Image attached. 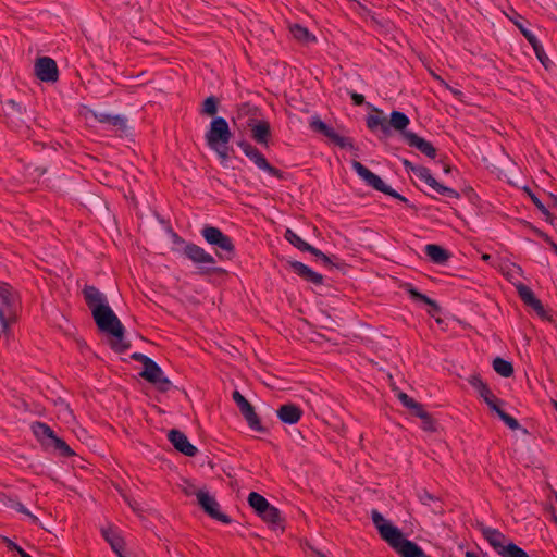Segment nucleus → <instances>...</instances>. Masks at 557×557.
<instances>
[{
	"mask_svg": "<svg viewBox=\"0 0 557 557\" xmlns=\"http://www.w3.org/2000/svg\"><path fill=\"white\" fill-rule=\"evenodd\" d=\"M371 518L380 536L395 549L400 557H428L416 543L405 539L401 531L386 520L376 509L371 511Z\"/></svg>",
	"mask_w": 557,
	"mask_h": 557,
	"instance_id": "obj_1",
	"label": "nucleus"
},
{
	"mask_svg": "<svg viewBox=\"0 0 557 557\" xmlns=\"http://www.w3.org/2000/svg\"><path fill=\"white\" fill-rule=\"evenodd\" d=\"M91 314L98 329L111 335V348L116 352L126 351L129 344L124 338V326L111 307L106 304L102 307L95 308Z\"/></svg>",
	"mask_w": 557,
	"mask_h": 557,
	"instance_id": "obj_2",
	"label": "nucleus"
},
{
	"mask_svg": "<svg viewBox=\"0 0 557 557\" xmlns=\"http://www.w3.org/2000/svg\"><path fill=\"white\" fill-rule=\"evenodd\" d=\"M476 528L502 557H529L522 548L512 542H508L506 536L497 529L486 527L482 522H478Z\"/></svg>",
	"mask_w": 557,
	"mask_h": 557,
	"instance_id": "obj_3",
	"label": "nucleus"
},
{
	"mask_svg": "<svg viewBox=\"0 0 557 557\" xmlns=\"http://www.w3.org/2000/svg\"><path fill=\"white\" fill-rule=\"evenodd\" d=\"M18 296L8 284H0V324L3 333H7L10 325L17 321Z\"/></svg>",
	"mask_w": 557,
	"mask_h": 557,
	"instance_id": "obj_4",
	"label": "nucleus"
},
{
	"mask_svg": "<svg viewBox=\"0 0 557 557\" xmlns=\"http://www.w3.org/2000/svg\"><path fill=\"white\" fill-rule=\"evenodd\" d=\"M32 431L36 438L48 449H54L60 456H73L74 451L71 447L60 437L55 435L53 430L42 422H34Z\"/></svg>",
	"mask_w": 557,
	"mask_h": 557,
	"instance_id": "obj_5",
	"label": "nucleus"
},
{
	"mask_svg": "<svg viewBox=\"0 0 557 557\" xmlns=\"http://www.w3.org/2000/svg\"><path fill=\"white\" fill-rule=\"evenodd\" d=\"M201 235L206 242L216 249V255L221 259H231L234 255V244L230 236L222 233L218 227L206 225L201 230Z\"/></svg>",
	"mask_w": 557,
	"mask_h": 557,
	"instance_id": "obj_6",
	"label": "nucleus"
},
{
	"mask_svg": "<svg viewBox=\"0 0 557 557\" xmlns=\"http://www.w3.org/2000/svg\"><path fill=\"white\" fill-rule=\"evenodd\" d=\"M232 133L224 117H215L210 123V128L206 134V141L210 148L216 145H227L231 140Z\"/></svg>",
	"mask_w": 557,
	"mask_h": 557,
	"instance_id": "obj_7",
	"label": "nucleus"
},
{
	"mask_svg": "<svg viewBox=\"0 0 557 557\" xmlns=\"http://www.w3.org/2000/svg\"><path fill=\"white\" fill-rule=\"evenodd\" d=\"M238 146L242 148L245 156L248 157L260 170H263L277 178H283L282 171L272 166L255 146L247 141H240Z\"/></svg>",
	"mask_w": 557,
	"mask_h": 557,
	"instance_id": "obj_8",
	"label": "nucleus"
},
{
	"mask_svg": "<svg viewBox=\"0 0 557 557\" xmlns=\"http://www.w3.org/2000/svg\"><path fill=\"white\" fill-rule=\"evenodd\" d=\"M196 497L199 506L208 513L211 518L216 519L223 523H230L231 519L220 511V505L213 496L207 491L199 490L196 492Z\"/></svg>",
	"mask_w": 557,
	"mask_h": 557,
	"instance_id": "obj_9",
	"label": "nucleus"
},
{
	"mask_svg": "<svg viewBox=\"0 0 557 557\" xmlns=\"http://www.w3.org/2000/svg\"><path fill=\"white\" fill-rule=\"evenodd\" d=\"M140 376L156 385L161 392H166L172 386L171 381L164 376L162 369L153 360L143 369Z\"/></svg>",
	"mask_w": 557,
	"mask_h": 557,
	"instance_id": "obj_10",
	"label": "nucleus"
},
{
	"mask_svg": "<svg viewBox=\"0 0 557 557\" xmlns=\"http://www.w3.org/2000/svg\"><path fill=\"white\" fill-rule=\"evenodd\" d=\"M233 400L238 406L248 425L256 431L262 432L264 429L251 404L238 391L233 392Z\"/></svg>",
	"mask_w": 557,
	"mask_h": 557,
	"instance_id": "obj_11",
	"label": "nucleus"
},
{
	"mask_svg": "<svg viewBox=\"0 0 557 557\" xmlns=\"http://www.w3.org/2000/svg\"><path fill=\"white\" fill-rule=\"evenodd\" d=\"M310 126L313 131L323 134L327 137L332 143L337 145L341 148H352L354 145L351 140L347 137L341 136L333 127L326 125L319 117H313L310 122Z\"/></svg>",
	"mask_w": 557,
	"mask_h": 557,
	"instance_id": "obj_12",
	"label": "nucleus"
},
{
	"mask_svg": "<svg viewBox=\"0 0 557 557\" xmlns=\"http://www.w3.org/2000/svg\"><path fill=\"white\" fill-rule=\"evenodd\" d=\"M310 126L313 131L323 134L327 137L332 143L337 145L341 148H352L354 145L351 140L347 137L341 136L333 127L326 125L319 117H313L310 122Z\"/></svg>",
	"mask_w": 557,
	"mask_h": 557,
	"instance_id": "obj_13",
	"label": "nucleus"
},
{
	"mask_svg": "<svg viewBox=\"0 0 557 557\" xmlns=\"http://www.w3.org/2000/svg\"><path fill=\"white\" fill-rule=\"evenodd\" d=\"M310 126L313 131L323 134L327 137L332 143L337 145L341 148H352L354 145L351 140L347 137L341 136L333 127L326 125L319 117H313L310 122Z\"/></svg>",
	"mask_w": 557,
	"mask_h": 557,
	"instance_id": "obj_14",
	"label": "nucleus"
},
{
	"mask_svg": "<svg viewBox=\"0 0 557 557\" xmlns=\"http://www.w3.org/2000/svg\"><path fill=\"white\" fill-rule=\"evenodd\" d=\"M310 126L313 131L323 134L327 137L332 143L337 145L341 148H352L354 145L351 140L347 137L341 136L333 127L326 125L319 117H313L310 122Z\"/></svg>",
	"mask_w": 557,
	"mask_h": 557,
	"instance_id": "obj_15",
	"label": "nucleus"
},
{
	"mask_svg": "<svg viewBox=\"0 0 557 557\" xmlns=\"http://www.w3.org/2000/svg\"><path fill=\"white\" fill-rule=\"evenodd\" d=\"M310 126L313 131L323 134L327 137L332 143L337 145L341 148H352L354 145L351 140L347 137L341 136L333 127L326 125L319 117H313L310 122Z\"/></svg>",
	"mask_w": 557,
	"mask_h": 557,
	"instance_id": "obj_16",
	"label": "nucleus"
},
{
	"mask_svg": "<svg viewBox=\"0 0 557 557\" xmlns=\"http://www.w3.org/2000/svg\"><path fill=\"white\" fill-rule=\"evenodd\" d=\"M414 175L424 181L430 187H432L436 193L441 194V195H445L447 197H450V198H459V194L450 188V187H447V186H444L442 184H440L430 173L429 169L424 168V166H417V169H414Z\"/></svg>",
	"mask_w": 557,
	"mask_h": 557,
	"instance_id": "obj_17",
	"label": "nucleus"
},
{
	"mask_svg": "<svg viewBox=\"0 0 557 557\" xmlns=\"http://www.w3.org/2000/svg\"><path fill=\"white\" fill-rule=\"evenodd\" d=\"M35 72L42 82H55L58 79V66L51 58H39L35 64Z\"/></svg>",
	"mask_w": 557,
	"mask_h": 557,
	"instance_id": "obj_18",
	"label": "nucleus"
},
{
	"mask_svg": "<svg viewBox=\"0 0 557 557\" xmlns=\"http://www.w3.org/2000/svg\"><path fill=\"white\" fill-rule=\"evenodd\" d=\"M352 168L357 172V174L371 187L374 189L382 191L384 194L388 193L389 186H387L380 176L371 172L368 168L361 164L359 161L352 162Z\"/></svg>",
	"mask_w": 557,
	"mask_h": 557,
	"instance_id": "obj_19",
	"label": "nucleus"
},
{
	"mask_svg": "<svg viewBox=\"0 0 557 557\" xmlns=\"http://www.w3.org/2000/svg\"><path fill=\"white\" fill-rule=\"evenodd\" d=\"M168 438L174 448L185 456L193 457L198 451L197 447L194 446L188 441L187 436L178 430H171L168 434Z\"/></svg>",
	"mask_w": 557,
	"mask_h": 557,
	"instance_id": "obj_20",
	"label": "nucleus"
},
{
	"mask_svg": "<svg viewBox=\"0 0 557 557\" xmlns=\"http://www.w3.org/2000/svg\"><path fill=\"white\" fill-rule=\"evenodd\" d=\"M248 127L250 129L252 139L259 145L268 147L271 136L269 122L264 120H249Z\"/></svg>",
	"mask_w": 557,
	"mask_h": 557,
	"instance_id": "obj_21",
	"label": "nucleus"
},
{
	"mask_svg": "<svg viewBox=\"0 0 557 557\" xmlns=\"http://www.w3.org/2000/svg\"><path fill=\"white\" fill-rule=\"evenodd\" d=\"M517 292L523 302L530 306L542 319H548L541 300L535 297L534 293L528 286L518 284Z\"/></svg>",
	"mask_w": 557,
	"mask_h": 557,
	"instance_id": "obj_22",
	"label": "nucleus"
},
{
	"mask_svg": "<svg viewBox=\"0 0 557 557\" xmlns=\"http://www.w3.org/2000/svg\"><path fill=\"white\" fill-rule=\"evenodd\" d=\"M403 137L410 147H414L426 157L431 159H434L436 157V149L430 141L425 140L424 138L418 136L412 132L403 133Z\"/></svg>",
	"mask_w": 557,
	"mask_h": 557,
	"instance_id": "obj_23",
	"label": "nucleus"
},
{
	"mask_svg": "<svg viewBox=\"0 0 557 557\" xmlns=\"http://www.w3.org/2000/svg\"><path fill=\"white\" fill-rule=\"evenodd\" d=\"M290 269L307 282L315 285L323 283V276L299 261H288Z\"/></svg>",
	"mask_w": 557,
	"mask_h": 557,
	"instance_id": "obj_24",
	"label": "nucleus"
},
{
	"mask_svg": "<svg viewBox=\"0 0 557 557\" xmlns=\"http://www.w3.org/2000/svg\"><path fill=\"white\" fill-rule=\"evenodd\" d=\"M184 255L190 259L195 263H210L213 264L215 262L213 256L208 253L203 248L195 245L188 244L184 248Z\"/></svg>",
	"mask_w": 557,
	"mask_h": 557,
	"instance_id": "obj_25",
	"label": "nucleus"
},
{
	"mask_svg": "<svg viewBox=\"0 0 557 557\" xmlns=\"http://www.w3.org/2000/svg\"><path fill=\"white\" fill-rule=\"evenodd\" d=\"M276 413H277L278 419L283 423L295 424L300 420V418L302 416V410L298 406L289 403V404L282 405L277 409Z\"/></svg>",
	"mask_w": 557,
	"mask_h": 557,
	"instance_id": "obj_26",
	"label": "nucleus"
},
{
	"mask_svg": "<svg viewBox=\"0 0 557 557\" xmlns=\"http://www.w3.org/2000/svg\"><path fill=\"white\" fill-rule=\"evenodd\" d=\"M83 295L91 313L94 312L95 308L102 307L108 304L106 296L95 286H85L83 289Z\"/></svg>",
	"mask_w": 557,
	"mask_h": 557,
	"instance_id": "obj_27",
	"label": "nucleus"
},
{
	"mask_svg": "<svg viewBox=\"0 0 557 557\" xmlns=\"http://www.w3.org/2000/svg\"><path fill=\"white\" fill-rule=\"evenodd\" d=\"M102 535L106 541L110 544L111 548L115 552L119 557H125L123 555L124 540L111 529H102Z\"/></svg>",
	"mask_w": 557,
	"mask_h": 557,
	"instance_id": "obj_28",
	"label": "nucleus"
},
{
	"mask_svg": "<svg viewBox=\"0 0 557 557\" xmlns=\"http://www.w3.org/2000/svg\"><path fill=\"white\" fill-rule=\"evenodd\" d=\"M375 114H370L367 117V126L370 131H375L376 128H381L383 133H388V124L386 119L382 115L383 112L376 108L373 109Z\"/></svg>",
	"mask_w": 557,
	"mask_h": 557,
	"instance_id": "obj_29",
	"label": "nucleus"
},
{
	"mask_svg": "<svg viewBox=\"0 0 557 557\" xmlns=\"http://www.w3.org/2000/svg\"><path fill=\"white\" fill-rule=\"evenodd\" d=\"M425 253L435 263H444L449 258V255L445 249L434 244L425 246Z\"/></svg>",
	"mask_w": 557,
	"mask_h": 557,
	"instance_id": "obj_30",
	"label": "nucleus"
},
{
	"mask_svg": "<svg viewBox=\"0 0 557 557\" xmlns=\"http://www.w3.org/2000/svg\"><path fill=\"white\" fill-rule=\"evenodd\" d=\"M410 121L406 114L399 111H393L391 113V119L388 124V128L393 127L395 131L405 133L406 127L409 125Z\"/></svg>",
	"mask_w": 557,
	"mask_h": 557,
	"instance_id": "obj_31",
	"label": "nucleus"
},
{
	"mask_svg": "<svg viewBox=\"0 0 557 557\" xmlns=\"http://www.w3.org/2000/svg\"><path fill=\"white\" fill-rule=\"evenodd\" d=\"M94 116L100 123H108V124L116 127L120 131H125V128H126V121L124 117H122L120 115H110V114H106V113H94Z\"/></svg>",
	"mask_w": 557,
	"mask_h": 557,
	"instance_id": "obj_32",
	"label": "nucleus"
},
{
	"mask_svg": "<svg viewBox=\"0 0 557 557\" xmlns=\"http://www.w3.org/2000/svg\"><path fill=\"white\" fill-rule=\"evenodd\" d=\"M248 503L259 516L270 506V503L262 495L256 492H251L248 495Z\"/></svg>",
	"mask_w": 557,
	"mask_h": 557,
	"instance_id": "obj_33",
	"label": "nucleus"
},
{
	"mask_svg": "<svg viewBox=\"0 0 557 557\" xmlns=\"http://www.w3.org/2000/svg\"><path fill=\"white\" fill-rule=\"evenodd\" d=\"M289 32L297 40L308 44L315 40V37L304 26L293 24L289 26Z\"/></svg>",
	"mask_w": 557,
	"mask_h": 557,
	"instance_id": "obj_34",
	"label": "nucleus"
},
{
	"mask_svg": "<svg viewBox=\"0 0 557 557\" xmlns=\"http://www.w3.org/2000/svg\"><path fill=\"white\" fill-rule=\"evenodd\" d=\"M493 369L503 377H510L513 374V367L511 362L500 357H497L493 360Z\"/></svg>",
	"mask_w": 557,
	"mask_h": 557,
	"instance_id": "obj_35",
	"label": "nucleus"
},
{
	"mask_svg": "<svg viewBox=\"0 0 557 557\" xmlns=\"http://www.w3.org/2000/svg\"><path fill=\"white\" fill-rule=\"evenodd\" d=\"M260 517L274 529L281 524L280 510L272 505H270L268 509L260 515Z\"/></svg>",
	"mask_w": 557,
	"mask_h": 557,
	"instance_id": "obj_36",
	"label": "nucleus"
},
{
	"mask_svg": "<svg viewBox=\"0 0 557 557\" xmlns=\"http://www.w3.org/2000/svg\"><path fill=\"white\" fill-rule=\"evenodd\" d=\"M284 237L287 242H289L293 246L298 248L301 251H308L312 250V246L302 240L294 231L290 228H287Z\"/></svg>",
	"mask_w": 557,
	"mask_h": 557,
	"instance_id": "obj_37",
	"label": "nucleus"
},
{
	"mask_svg": "<svg viewBox=\"0 0 557 557\" xmlns=\"http://www.w3.org/2000/svg\"><path fill=\"white\" fill-rule=\"evenodd\" d=\"M409 294L410 296L414 299V300H419V301H423L424 304L431 306V310L429 311V313L431 315H435L436 313L440 312V307L438 305L432 300L431 298H429L428 296L421 294L420 292H418L417 289L414 288H409Z\"/></svg>",
	"mask_w": 557,
	"mask_h": 557,
	"instance_id": "obj_38",
	"label": "nucleus"
},
{
	"mask_svg": "<svg viewBox=\"0 0 557 557\" xmlns=\"http://www.w3.org/2000/svg\"><path fill=\"white\" fill-rule=\"evenodd\" d=\"M218 111V101L211 96L203 101L202 113L209 116H213Z\"/></svg>",
	"mask_w": 557,
	"mask_h": 557,
	"instance_id": "obj_39",
	"label": "nucleus"
},
{
	"mask_svg": "<svg viewBox=\"0 0 557 557\" xmlns=\"http://www.w3.org/2000/svg\"><path fill=\"white\" fill-rule=\"evenodd\" d=\"M498 417L500 420L511 430H518L520 428L519 422L505 411H498Z\"/></svg>",
	"mask_w": 557,
	"mask_h": 557,
	"instance_id": "obj_40",
	"label": "nucleus"
},
{
	"mask_svg": "<svg viewBox=\"0 0 557 557\" xmlns=\"http://www.w3.org/2000/svg\"><path fill=\"white\" fill-rule=\"evenodd\" d=\"M468 382L471 386H473L479 393L483 391L487 385L482 381V379L478 374H472L468 379Z\"/></svg>",
	"mask_w": 557,
	"mask_h": 557,
	"instance_id": "obj_41",
	"label": "nucleus"
},
{
	"mask_svg": "<svg viewBox=\"0 0 557 557\" xmlns=\"http://www.w3.org/2000/svg\"><path fill=\"white\" fill-rule=\"evenodd\" d=\"M537 59L540 60V62L544 65V66H547L546 62L549 61L548 57L546 55L542 45L540 42H537L536 45L532 46Z\"/></svg>",
	"mask_w": 557,
	"mask_h": 557,
	"instance_id": "obj_42",
	"label": "nucleus"
},
{
	"mask_svg": "<svg viewBox=\"0 0 557 557\" xmlns=\"http://www.w3.org/2000/svg\"><path fill=\"white\" fill-rule=\"evenodd\" d=\"M309 252L312 253L313 256H315L325 265L332 264L330 257H327L325 253H323L321 250L314 248L313 246H312V250H309Z\"/></svg>",
	"mask_w": 557,
	"mask_h": 557,
	"instance_id": "obj_43",
	"label": "nucleus"
},
{
	"mask_svg": "<svg viewBox=\"0 0 557 557\" xmlns=\"http://www.w3.org/2000/svg\"><path fill=\"white\" fill-rule=\"evenodd\" d=\"M421 420H422V428H423V430L429 431V432H432V431L435 430L434 420L432 419V417L430 416L429 412H426V418L425 419H421Z\"/></svg>",
	"mask_w": 557,
	"mask_h": 557,
	"instance_id": "obj_44",
	"label": "nucleus"
},
{
	"mask_svg": "<svg viewBox=\"0 0 557 557\" xmlns=\"http://www.w3.org/2000/svg\"><path fill=\"white\" fill-rule=\"evenodd\" d=\"M531 199L533 203L536 206V208L545 215V218L548 220L550 218L549 211L546 209V207L540 201L537 197L534 195H531Z\"/></svg>",
	"mask_w": 557,
	"mask_h": 557,
	"instance_id": "obj_45",
	"label": "nucleus"
},
{
	"mask_svg": "<svg viewBox=\"0 0 557 557\" xmlns=\"http://www.w3.org/2000/svg\"><path fill=\"white\" fill-rule=\"evenodd\" d=\"M479 394L487 405L497 398L487 386Z\"/></svg>",
	"mask_w": 557,
	"mask_h": 557,
	"instance_id": "obj_46",
	"label": "nucleus"
},
{
	"mask_svg": "<svg viewBox=\"0 0 557 557\" xmlns=\"http://www.w3.org/2000/svg\"><path fill=\"white\" fill-rule=\"evenodd\" d=\"M519 28L531 46H534L537 42H540L537 38L534 36V34H532L530 30L523 28L521 25H519Z\"/></svg>",
	"mask_w": 557,
	"mask_h": 557,
	"instance_id": "obj_47",
	"label": "nucleus"
},
{
	"mask_svg": "<svg viewBox=\"0 0 557 557\" xmlns=\"http://www.w3.org/2000/svg\"><path fill=\"white\" fill-rule=\"evenodd\" d=\"M211 149L214 150L222 160H226L228 158L227 145H216L215 148Z\"/></svg>",
	"mask_w": 557,
	"mask_h": 557,
	"instance_id": "obj_48",
	"label": "nucleus"
},
{
	"mask_svg": "<svg viewBox=\"0 0 557 557\" xmlns=\"http://www.w3.org/2000/svg\"><path fill=\"white\" fill-rule=\"evenodd\" d=\"M132 358L136 361H139L143 363V368L148 366V362L150 363L152 361L151 358L147 357L146 355H143L140 352H135L132 355Z\"/></svg>",
	"mask_w": 557,
	"mask_h": 557,
	"instance_id": "obj_49",
	"label": "nucleus"
},
{
	"mask_svg": "<svg viewBox=\"0 0 557 557\" xmlns=\"http://www.w3.org/2000/svg\"><path fill=\"white\" fill-rule=\"evenodd\" d=\"M419 499L423 505L429 506L431 504V502L435 500V497L432 494H430L429 492L423 491L419 494Z\"/></svg>",
	"mask_w": 557,
	"mask_h": 557,
	"instance_id": "obj_50",
	"label": "nucleus"
},
{
	"mask_svg": "<svg viewBox=\"0 0 557 557\" xmlns=\"http://www.w3.org/2000/svg\"><path fill=\"white\" fill-rule=\"evenodd\" d=\"M411 411L414 416L419 417L420 419L426 418L428 411L423 408V406L421 404H418V406H416V408Z\"/></svg>",
	"mask_w": 557,
	"mask_h": 557,
	"instance_id": "obj_51",
	"label": "nucleus"
},
{
	"mask_svg": "<svg viewBox=\"0 0 557 557\" xmlns=\"http://www.w3.org/2000/svg\"><path fill=\"white\" fill-rule=\"evenodd\" d=\"M433 76H434L437 81H440V83H441L442 85H444L447 89H449V90L453 92V95H454V96L459 97V96L461 95V91H460V90H457V89L451 88V87H450V86H449L445 81H443L440 76H437V75H435V74H433Z\"/></svg>",
	"mask_w": 557,
	"mask_h": 557,
	"instance_id": "obj_52",
	"label": "nucleus"
},
{
	"mask_svg": "<svg viewBox=\"0 0 557 557\" xmlns=\"http://www.w3.org/2000/svg\"><path fill=\"white\" fill-rule=\"evenodd\" d=\"M123 498L125 499V502L128 504V506L136 512L140 511V508L138 506V504L134 500V499H131L128 496H126L125 494H122Z\"/></svg>",
	"mask_w": 557,
	"mask_h": 557,
	"instance_id": "obj_53",
	"label": "nucleus"
},
{
	"mask_svg": "<svg viewBox=\"0 0 557 557\" xmlns=\"http://www.w3.org/2000/svg\"><path fill=\"white\" fill-rule=\"evenodd\" d=\"M351 100L356 106H361L364 103V97L357 92H351Z\"/></svg>",
	"mask_w": 557,
	"mask_h": 557,
	"instance_id": "obj_54",
	"label": "nucleus"
},
{
	"mask_svg": "<svg viewBox=\"0 0 557 557\" xmlns=\"http://www.w3.org/2000/svg\"><path fill=\"white\" fill-rule=\"evenodd\" d=\"M386 195H389V196H392V197H394V198H396V199H398V200H400L403 202H407L408 201L406 197L401 196L400 194H398L396 190H394L391 187L388 188V193H386Z\"/></svg>",
	"mask_w": 557,
	"mask_h": 557,
	"instance_id": "obj_55",
	"label": "nucleus"
},
{
	"mask_svg": "<svg viewBox=\"0 0 557 557\" xmlns=\"http://www.w3.org/2000/svg\"><path fill=\"white\" fill-rule=\"evenodd\" d=\"M499 404H500V400L498 398H496L494 401H492L491 404H488L487 406L491 408V410L495 411L497 414H498V411H504L500 407H499Z\"/></svg>",
	"mask_w": 557,
	"mask_h": 557,
	"instance_id": "obj_56",
	"label": "nucleus"
},
{
	"mask_svg": "<svg viewBox=\"0 0 557 557\" xmlns=\"http://www.w3.org/2000/svg\"><path fill=\"white\" fill-rule=\"evenodd\" d=\"M17 509L18 511L27 515L34 522L38 521L37 517L32 515L23 505L20 504Z\"/></svg>",
	"mask_w": 557,
	"mask_h": 557,
	"instance_id": "obj_57",
	"label": "nucleus"
},
{
	"mask_svg": "<svg viewBox=\"0 0 557 557\" xmlns=\"http://www.w3.org/2000/svg\"><path fill=\"white\" fill-rule=\"evenodd\" d=\"M309 549L312 553V557H327L325 554H323L322 552H320L319 549H317L312 546H309Z\"/></svg>",
	"mask_w": 557,
	"mask_h": 557,
	"instance_id": "obj_58",
	"label": "nucleus"
},
{
	"mask_svg": "<svg viewBox=\"0 0 557 557\" xmlns=\"http://www.w3.org/2000/svg\"><path fill=\"white\" fill-rule=\"evenodd\" d=\"M397 396L403 405H406V403L409 401V399H410V397L404 392H399Z\"/></svg>",
	"mask_w": 557,
	"mask_h": 557,
	"instance_id": "obj_59",
	"label": "nucleus"
},
{
	"mask_svg": "<svg viewBox=\"0 0 557 557\" xmlns=\"http://www.w3.org/2000/svg\"><path fill=\"white\" fill-rule=\"evenodd\" d=\"M403 164L405 165V168L408 170V171H411L414 173V169H417V165H413L410 161H408L407 159H404L403 160Z\"/></svg>",
	"mask_w": 557,
	"mask_h": 557,
	"instance_id": "obj_60",
	"label": "nucleus"
},
{
	"mask_svg": "<svg viewBox=\"0 0 557 557\" xmlns=\"http://www.w3.org/2000/svg\"><path fill=\"white\" fill-rule=\"evenodd\" d=\"M418 401H416L413 398L410 397L409 401L406 403V405H404L406 408L410 409V410H413L416 408V406H418Z\"/></svg>",
	"mask_w": 557,
	"mask_h": 557,
	"instance_id": "obj_61",
	"label": "nucleus"
},
{
	"mask_svg": "<svg viewBox=\"0 0 557 557\" xmlns=\"http://www.w3.org/2000/svg\"><path fill=\"white\" fill-rule=\"evenodd\" d=\"M197 491L198 490L194 485H191V484H188V486L185 488V493L187 495H196Z\"/></svg>",
	"mask_w": 557,
	"mask_h": 557,
	"instance_id": "obj_62",
	"label": "nucleus"
},
{
	"mask_svg": "<svg viewBox=\"0 0 557 557\" xmlns=\"http://www.w3.org/2000/svg\"><path fill=\"white\" fill-rule=\"evenodd\" d=\"M8 106H9L12 110L17 111V112H21V108H20V106H18L15 101H13V100H9V101H8Z\"/></svg>",
	"mask_w": 557,
	"mask_h": 557,
	"instance_id": "obj_63",
	"label": "nucleus"
},
{
	"mask_svg": "<svg viewBox=\"0 0 557 557\" xmlns=\"http://www.w3.org/2000/svg\"><path fill=\"white\" fill-rule=\"evenodd\" d=\"M17 546H18V545H17V544H15L14 542H12V541H8V547H9V549H11V550H15V549H17Z\"/></svg>",
	"mask_w": 557,
	"mask_h": 557,
	"instance_id": "obj_64",
	"label": "nucleus"
}]
</instances>
